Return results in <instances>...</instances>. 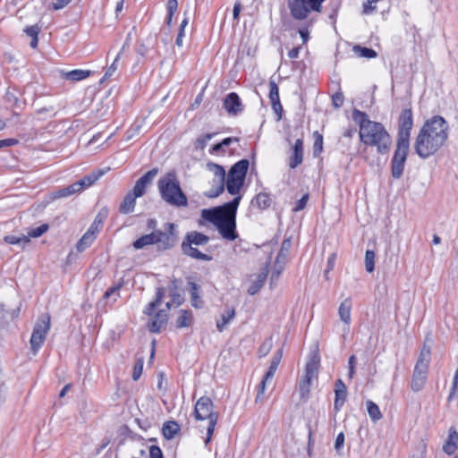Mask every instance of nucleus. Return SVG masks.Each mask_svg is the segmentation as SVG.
Wrapping results in <instances>:
<instances>
[{
    "instance_id": "2",
    "label": "nucleus",
    "mask_w": 458,
    "mask_h": 458,
    "mask_svg": "<svg viewBox=\"0 0 458 458\" xmlns=\"http://www.w3.org/2000/svg\"><path fill=\"white\" fill-rule=\"evenodd\" d=\"M352 119L359 125V136L362 143L376 147L380 154L390 149L392 139L384 125L369 119L368 114L359 109L352 111Z\"/></svg>"
},
{
    "instance_id": "62",
    "label": "nucleus",
    "mask_w": 458,
    "mask_h": 458,
    "mask_svg": "<svg viewBox=\"0 0 458 458\" xmlns=\"http://www.w3.org/2000/svg\"><path fill=\"white\" fill-rule=\"evenodd\" d=\"M71 1L72 0H55V2L53 4V8L55 10H61L69 4Z\"/></svg>"
},
{
    "instance_id": "27",
    "label": "nucleus",
    "mask_w": 458,
    "mask_h": 458,
    "mask_svg": "<svg viewBox=\"0 0 458 458\" xmlns=\"http://www.w3.org/2000/svg\"><path fill=\"white\" fill-rule=\"evenodd\" d=\"M103 174L104 172L101 170L93 171L82 179L79 180L78 185H80L81 191H83L84 189L93 185Z\"/></svg>"
},
{
    "instance_id": "17",
    "label": "nucleus",
    "mask_w": 458,
    "mask_h": 458,
    "mask_svg": "<svg viewBox=\"0 0 458 458\" xmlns=\"http://www.w3.org/2000/svg\"><path fill=\"white\" fill-rule=\"evenodd\" d=\"M224 107L228 114L237 115L242 111V104L239 96L234 93H229L224 100Z\"/></svg>"
},
{
    "instance_id": "38",
    "label": "nucleus",
    "mask_w": 458,
    "mask_h": 458,
    "mask_svg": "<svg viewBox=\"0 0 458 458\" xmlns=\"http://www.w3.org/2000/svg\"><path fill=\"white\" fill-rule=\"evenodd\" d=\"M352 50L360 57L375 58L377 56L375 50L359 45L354 46Z\"/></svg>"
},
{
    "instance_id": "11",
    "label": "nucleus",
    "mask_w": 458,
    "mask_h": 458,
    "mask_svg": "<svg viewBox=\"0 0 458 458\" xmlns=\"http://www.w3.org/2000/svg\"><path fill=\"white\" fill-rule=\"evenodd\" d=\"M206 166L214 174L215 179L212 187L205 195L208 198H216L225 191V170L222 165L213 162H208Z\"/></svg>"
},
{
    "instance_id": "61",
    "label": "nucleus",
    "mask_w": 458,
    "mask_h": 458,
    "mask_svg": "<svg viewBox=\"0 0 458 458\" xmlns=\"http://www.w3.org/2000/svg\"><path fill=\"white\" fill-rule=\"evenodd\" d=\"M344 443V434L343 432L339 433L336 437L335 442V448L336 451H339Z\"/></svg>"
},
{
    "instance_id": "50",
    "label": "nucleus",
    "mask_w": 458,
    "mask_h": 458,
    "mask_svg": "<svg viewBox=\"0 0 458 458\" xmlns=\"http://www.w3.org/2000/svg\"><path fill=\"white\" fill-rule=\"evenodd\" d=\"M213 137L212 133H207L203 136L199 137L196 140V148L199 149H204L207 146V143L209 140H211Z\"/></svg>"
},
{
    "instance_id": "6",
    "label": "nucleus",
    "mask_w": 458,
    "mask_h": 458,
    "mask_svg": "<svg viewBox=\"0 0 458 458\" xmlns=\"http://www.w3.org/2000/svg\"><path fill=\"white\" fill-rule=\"evenodd\" d=\"M249 165L250 162L248 159H242L230 168L227 175L226 189L231 195L238 194L243 186Z\"/></svg>"
},
{
    "instance_id": "54",
    "label": "nucleus",
    "mask_w": 458,
    "mask_h": 458,
    "mask_svg": "<svg viewBox=\"0 0 458 458\" xmlns=\"http://www.w3.org/2000/svg\"><path fill=\"white\" fill-rule=\"evenodd\" d=\"M344 97L343 93H341V92H336L332 97L333 106L335 108H339L340 106H342L344 104Z\"/></svg>"
},
{
    "instance_id": "43",
    "label": "nucleus",
    "mask_w": 458,
    "mask_h": 458,
    "mask_svg": "<svg viewBox=\"0 0 458 458\" xmlns=\"http://www.w3.org/2000/svg\"><path fill=\"white\" fill-rule=\"evenodd\" d=\"M430 360V350L428 347L424 346L420 352V354L419 356V359L416 362V364H421L426 367H428Z\"/></svg>"
},
{
    "instance_id": "42",
    "label": "nucleus",
    "mask_w": 458,
    "mask_h": 458,
    "mask_svg": "<svg viewBox=\"0 0 458 458\" xmlns=\"http://www.w3.org/2000/svg\"><path fill=\"white\" fill-rule=\"evenodd\" d=\"M178 8V1L177 0H168L166 4L167 9V17H166V24L168 26L171 25L173 16L177 11Z\"/></svg>"
},
{
    "instance_id": "59",
    "label": "nucleus",
    "mask_w": 458,
    "mask_h": 458,
    "mask_svg": "<svg viewBox=\"0 0 458 458\" xmlns=\"http://www.w3.org/2000/svg\"><path fill=\"white\" fill-rule=\"evenodd\" d=\"M102 226H100L99 225H98L97 223H95L93 221V223L90 225L89 228L88 229V231L86 232L87 233H91V236H93V238H97V234L98 233V232L100 231V228Z\"/></svg>"
},
{
    "instance_id": "9",
    "label": "nucleus",
    "mask_w": 458,
    "mask_h": 458,
    "mask_svg": "<svg viewBox=\"0 0 458 458\" xmlns=\"http://www.w3.org/2000/svg\"><path fill=\"white\" fill-rule=\"evenodd\" d=\"M319 367V357L316 354L311 356L306 364L305 375L300 380L299 390L301 397L307 399L310 392V386L313 379L317 378Z\"/></svg>"
},
{
    "instance_id": "1",
    "label": "nucleus",
    "mask_w": 458,
    "mask_h": 458,
    "mask_svg": "<svg viewBox=\"0 0 458 458\" xmlns=\"http://www.w3.org/2000/svg\"><path fill=\"white\" fill-rule=\"evenodd\" d=\"M448 124L439 115L428 120L416 137L414 149L421 158L434 155L448 138Z\"/></svg>"
},
{
    "instance_id": "7",
    "label": "nucleus",
    "mask_w": 458,
    "mask_h": 458,
    "mask_svg": "<svg viewBox=\"0 0 458 458\" xmlns=\"http://www.w3.org/2000/svg\"><path fill=\"white\" fill-rule=\"evenodd\" d=\"M324 0H287V5L293 19L305 20L312 12H320Z\"/></svg>"
},
{
    "instance_id": "36",
    "label": "nucleus",
    "mask_w": 458,
    "mask_h": 458,
    "mask_svg": "<svg viewBox=\"0 0 458 458\" xmlns=\"http://www.w3.org/2000/svg\"><path fill=\"white\" fill-rule=\"evenodd\" d=\"M191 323V313L185 310H181L179 311L178 318L176 319V327L182 328L187 327Z\"/></svg>"
},
{
    "instance_id": "60",
    "label": "nucleus",
    "mask_w": 458,
    "mask_h": 458,
    "mask_svg": "<svg viewBox=\"0 0 458 458\" xmlns=\"http://www.w3.org/2000/svg\"><path fill=\"white\" fill-rule=\"evenodd\" d=\"M184 15H185V17L180 24V28H179V31H178V35H177V36H181L182 38L184 37L185 28L189 23V17L187 16V13H184Z\"/></svg>"
},
{
    "instance_id": "41",
    "label": "nucleus",
    "mask_w": 458,
    "mask_h": 458,
    "mask_svg": "<svg viewBox=\"0 0 458 458\" xmlns=\"http://www.w3.org/2000/svg\"><path fill=\"white\" fill-rule=\"evenodd\" d=\"M365 268L369 273H372L375 269V252L368 250L365 253Z\"/></svg>"
},
{
    "instance_id": "33",
    "label": "nucleus",
    "mask_w": 458,
    "mask_h": 458,
    "mask_svg": "<svg viewBox=\"0 0 458 458\" xmlns=\"http://www.w3.org/2000/svg\"><path fill=\"white\" fill-rule=\"evenodd\" d=\"M251 203L259 209H266L270 206L271 199L267 193L261 192L255 197Z\"/></svg>"
},
{
    "instance_id": "40",
    "label": "nucleus",
    "mask_w": 458,
    "mask_h": 458,
    "mask_svg": "<svg viewBox=\"0 0 458 458\" xmlns=\"http://www.w3.org/2000/svg\"><path fill=\"white\" fill-rule=\"evenodd\" d=\"M96 239L91 236V233H85L77 243L78 251L81 252L89 248Z\"/></svg>"
},
{
    "instance_id": "22",
    "label": "nucleus",
    "mask_w": 458,
    "mask_h": 458,
    "mask_svg": "<svg viewBox=\"0 0 458 458\" xmlns=\"http://www.w3.org/2000/svg\"><path fill=\"white\" fill-rule=\"evenodd\" d=\"M182 250L183 254L195 259L203 261H210L212 259L211 256L202 253L194 245H190L189 243H182Z\"/></svg>"
},
{
    "instance_id": "64",
    "label": "nucleus",
    "mask_w": 458,
    "mask_h": 458,
    "mask_svg": "<svg viewBox=\"0 0 458 458\" xmlns=\"http://www.w3.org/2000/svg\"><path fill=\"white\" fill-rule=\"evenodd\" d=\"M18 143V140L15 139H5L0 140V148L4 147H12Z\"/></svg>"
},
{
    "instance_id": "31",
    "label": "nucleus",
    "mask_w": 458,
    "mask_h": 458,
    "mask_svg": "<svg viewBox=\"0 0 458 458\" xmlns=\"http://www.w3.org/2000/svg\"><path fill=\"white\" fill-rule=\"evenodd\" d=\"M191 286V301L194 308L200 309L203 307V301L199 296L200 287L194 282H190Z\"/></svg>"
},
{
    "instance_id": "35",
    "label": "nucleus",
    "mask_w": 458,
    "mask_h": 458,
    "mask_svg": "<svg viewBox=\"0 0 458 458\" xmlns=\"http://www.w3.org/2000/svg\"><path fill=\"white\" fill-rule=\"evenodd\" d=\"M154 245V234L153 232L148 234H144L136 241L133 242L132 246L136 250L143 249L146 246Z\"/></svg>"
},
{
    "instance_id": "51",
    "label": "nucleus",
    "mask_w": 458,
    "mask_h": 458,
    "mask_svg": "<svg viewBox=\"0 0 458 458\" xmlns=\"http://www.w3.org/2000/svg\"><path fill=\"white\" fill-rule=\"evenodd\" d=\"M309 200V194H304L296 203V206L293 208L294 212H299L305 208Z\"/></svg>"
},
{
    "instance_id": "44",
    "label": "nucleus",
    "mask_w": 458,
    "mask_h": 458,
    "mask_svg": "<svg viewBox=\"0 0 458 458\" xmlns=\"http://www.w3.org/2000/svg\"><path fill=\"white\" fill-rule=\"evenodd\" d=\"M289 246H290V242L284 241V242L282 244L281 250L278 253L276 259V266L282 264V263L284 264V262L286 260V256H287L286 252H287Z\"/></svg>"
},
{
    "instance_id": "14",
    "label": "nucleus",
    "mask_w": 458,
    "mask_h": 458,
    "mask_svg": "<svg viewBox=\"0 0 458 458\" xmlns=\"http://www.w3.org/2000/svg\"><path fill=\"white\" fill-rule=\"evenodd\" d=\"M428 369V367L424 365H415L411 381V389L413 392H420L423 389L427 380Z\"/></svg>"
},
{
    "instance_id": "28",
    "label": "nucleus",
    "mask_w": 458,
    "mask_h": 458,
    "mask_svg": "<svg viewBox=\"0 0 458 458\" xmlns=\"http://www.w3.org/2000/svg\"><path fill=\"white\" fill-rule=\"evenodd\" d=\"M165 294V289L164 287L157 288L155 300L148 304L144 310V314L151 316L154 310L161 304Z\"/></svg>"
},
{
    "instance_id": "10",
    "label": "nucleus",
    "mask_w": 458,
    "mask_h": 458,
    "mask_svg": "<svg viewBox=\"0 0 458 458\" xmlns=\"http://www.w3.org/2000/svg\"><path fill=\"white\" fill-rule=\"evenodd\" d=\"M50 329V316L43 314L36 323L30 337L31 350L36 354L41 348Z\"/></svg>"
},
{
    "instance_id": "52",
    "label": "nucleus",
    "mask_w": 458,
    "mask_h": 458,
    "mask_svg": "<svg viewBox=\"0 0 458 458\" xmlns=\"http://www.w3.org/2000/svg\"><path fill=\"white\" fill-rule=\"evenodd\" d=\"M272 348V340L267 339L259 347V352L260 356H266Z\"/></svg>"
},
{
    "instance_id": "30",
    "label": "nucleus",
    "mask_w": 458,
    "mask_h": 458,
    "mask_svg": "<svg viewBox=\"0 0 458 458\" xmlns=\"http://www.w3.org/2000/svg\"><path fill=\"white\" fill-rule=\"evenodd\" d=\"M91 74L89 70H72L63 73V78L71 81H80L88 78Z\"/></svg>"
},
{
    "instance_id": "18",
    "label": "nucleus",
    "mask_w": 458,
    "mask_h": 458,
    "mask_svg": "<svg viewBox=\"0 0 458 458\" xmlns=\"http://www.w3.org/2000/svg\"><path fill=\"white\" fill-rule=\"evenodd\" d=\"M168 320V312L165 310H160L155 314L154 318L148 323V327L151 333H159L161 328L166 325Z\"/></svg>"
},
{
    "instance_id": "13",
    "label": "nucleus",
    "mask_w": 458,
    "mask_h": 458,
    "mask_svg": "<svg viewBox=\"0 0 458 458\" xmlns=\"http://www.w3.org/2000/svg\"><path fill=\"white\" fill-rule=\"evenodd\" d=\"M398 123L397 142L410 143L411 131L413 126V116L411 108L402 111Z\"/></svg>"
},
{
    "instance_id": "46",
    "label": "nucleus",
    "mask_w": 458,
    "mask_h": 458,
    "mask_svg": "<svg viewBox=\"0 0 458 458\" xmlns=\"http://www.w3.org/2000/svg\"><path fill=\"white\" fill-rule=\"evenodd\" d=\"M126 45H127V41L123 44V48H122L121 51H123L125 48ZM121 53L122 52H120L117 55V56L115 57V59L113 62V64L108 67V69L106 70V72L102 81L106 80V79L110 78L111 76H113V74L114 73V72L117 69V62H118V60L120 58Z\"/></svg>"
},
{
    "instance_id": "49",
    "label": "nucleus",
    "mask_w": 458,
    "mask_h": 458,
    "mask_svg": "<svg viewBox=\"0 0 458 458\" xmlns=\"http://www.w3.org/2000/svg\"><path fill=\"white\" fill-rule=\"evenodd\" d=\"M142 370H143V360L139 359V360H137V361L135 362L134 367H133V371H132L133 380L136 381L140 377V376L142 374Z\"/></svg>"
},
{
    "instance_id": "39",
    "label": "nucleus",
    "mask_w": 458,
    "mask_h": 458,
    "mask_svg": "<svg viewBox=\"0 0 458 458\" xmlns=\"http://www.w3.org/2000/svg\"><path fill=\"white\" fill-rule=\"evenodd\" d=\"M4 240L8 244H17L21 245L22 248L30 242L29 237L23 234L21 236L7 235Z\"/></svg>"
},
{
    "instance_id": "55",
    "label": "nucleus",
    "mask_w": 458,
    "mask_h": 458,
    "mask_svg": "<svg viewBox=\"0 0 458 458\" xmlns=\"http://www.w3.org/2000/svg\"><path fill=\"white\" fill-rule=\"evenodd\" d=\"M108 210L106 208H102L98 214L96 216L94 222L99 225L100 226L103 225L104 220L107 217Z\"/></svg>"
},
{
    "instance_id": "23",
    "label": "nucleus",
    "mask_w": 458,
    "mask_h": 458,
    "mask_svg": "<svg viewBox=\"0 0 458 458\" xmlns=\"http://www.w3.org/2000/svg\"><path fill=\"white\" fill-rule=\"evenodd\" d=\"M208 242H209L208 236H207L201 233L192 231V232H189L186 234L182 243H189L190 245L199 246V245H205Z\"/></svg>"
},
{
    "instance_id": "20",
    "label": "nucleus",
    "mask_w": 458,
    "mask_h": 458,
    "mask_svg": "<svg viewBox=\"0 0 458 458\" xmlns=\"http://www.w3.org/2000/svg\"><path fill=\"white\" fill-rule=\"evenodd\" d=\"M303 161V142L302 140L297 139L293 147V154L289 158V166L292 169L296 168Z\"/></svg>"
},
{
    "instance_id": "48",
    "label": "nucleus",
    "mask_w": 458,
    "mask_h": 458,
    "mask_svg": "<svg viewBox=\"0 0 458 458\" xmlns=\"http://www.w3.org/2000/svg\"><path fill=\"white\" fill-rule=\"evenodd\" d=\"M270 381L271 380H265V377H263L261 382L259 383V385L258 386V393H257V396L255 399L256 403H259L264 400L266 386Z\"/></svg>"
},
{
    "instance_id": "47",
    "label": "nucleus",
    "mask_w": 458,
    "mask_h": 458,
    "mask_svg": "<svg viewBox=\"0 0 458 458\" xmlns=\"http://www.w3.org/2000/svg\"><path fill=\"white\" fill-rule=\"evenodd\" d=\"M48 228H49L48 225L43 224L40 226L29 231L27 236L29 237V239L30 237L38 238V237L41 236L43 233H45L48 230Z\"/></svg>"
},
{
    "instance_id": "45",
    "label": "nucleus",
    "mask_w": 458,
    "mask_h": 458,
    "mask_svg": "<svg viewBox=\"0 0 458 458\" xmlns=\"http://www.w3.org/2000/svg\"><path fill=\"white\" fill-rule=\"evenodd\" d=\"M314 136V145L313 151L314 155H318L322 152L323 149V136L318 132L315 131L313 133Z\"/></svg>"
},
{
    "instance_id": "3",
    "label": "nucleus",
    "mask_w": 458,
    "mask_h": 458,
    "mask_svg": "<svg viewBox=\"0 0 458 458\" xmlns=\"http://www.w3.org/2000/svg\"><path fill=\"white\" fill-rule=\"evenodd\" d=\"M241 196L235 197L232 201L214 208L201 210V217L212 223L224 239L234 241L236 233V211L240 204Z\"/></svg>"
},
{
    "instance_id": "16",
    "label": "nucleus",
    "mask_w": 458,
    "mask_h": 458,
    "mask_svg": "<svg viewBox=\"0 0 458 458\" xmlns=\"http://www.w3.org/2000/svg\"><path fill=\"white\" fill-rule=\"evenodd\" d=\"M269 99L272 108L276 114V120L280 121L283 114V106L280 102L278 86L274 81H269Z\"/></svg>"
},
{
    "instance_id": "12",
    "label": "nucleus",
    "mask_w": 458,
    "mask_h": 458,
    "mask_svg": "<svg viewBox=\"0 0 458 458\" xmlns=\"http://www.w3.org/2000/svg\"><path fill=\"white\" fill-rule=\"evenodd\" d=\"M409 148L410 143L396 142V148L391 161V174L395 179L403 175Z\"/></svg>"
},
{
    "instance_id": "26",
    "label": "nucleus",
    "mask_w": 458,
    "mask_h": 458,
    "mask_svg": "<svg viewBox=\"0 0 458 458\" xmlns=\"http://www.w3.org/2000/svg\"><path fill=\"white\" fill-rule=\"evenodd\" d=\"M136 199L137 197L135 195H133L131 192H128L120 204L119 211L122 214H129L133 212L135 208Z\"/></svg>"
},
{
    "instance_id": "24",
    "label": "nucleus",
    "mask_w": 458,
    "mask_h": 458,
    "mask_svg": "<svg viewBox=\"0 0 458 458\" xmlns=\"http://www.w3.org/2000/svg\"><path fill=\"white\" fill-rule=\"evenodd\" d=\"M268 271L267 268H264L263 271L259 272L255 280L252 281L251 284L248 288V293L250 295L256 294L264 285L265 281L267 277Z\"/></svg>"
},
{
    "instance_id": "57",
    "label": "nucleus",
    "mask_w": 458,
    "mask_h": 458,
    "mask_svg": "<svg viewBox=\"0 0 458 458\" xmlns=\"http://www.w3.org/2000/svg\"><path fill=\"white\" fill-rule=\"evenodd\" d=\"M150 458H164L161 449L157 445H151L148 449Z\"/></svg>"
},
{
    "instance_id": "53",
    "label": "nucleus",
    "mask_w": 458,
    "mask_h": 458,
    "mask_svg": "<svg viewBox=\"0 0 458 458\" xmlns=\"http://www.w3.org/2000/svg\"><path fill=\"white\" fill-rule=\"evenodd\" d=\"M40 27L38 26V25H32V26H30V27H26L24 29V32L29 36L31 38H35V37H38L39 32H40Z\"/></svg>"
},
{
    "instance_id": "4",
    "label": "nucleus",
    "mask_w": 458,
    "mask_h": 458,
    "mask_svg": "<svg viewBox=\"0 0 458 458\" xmlns=\"http://www.w3.org/2000/svg\"><path fill=\"white\" fill-rule=\"evenodd\" d=\"M160 196L167 204L181 208L188 205V199L182 191L175 172H169L157 182Z\"/></svg>"
},
{
    "instance_id": "25",
    "label": "nucleus",
    "mask_w": 458,
    "mask_h": 458,
    "mask_svg": "<svg viewBox=\"0 0 458 458\" xmlns=\"http://www.w3.org/2000/svg\"><path fill=\"white\" fill-rule=\"evenodd\" d=\"M351 310H352V301L351 299H345L341 302L338 314L340 319L348 327L351 322Z\"/></svg>"
},
{
    "instance_id": "37",
    "label": "nucleus",
    "mask_w": 458,
    "mask_h": 458,
    "mask_svg": "<svg viewBox=\"0 0 458 458\" xmlns=\"http://www.w3.org/2000/svg\"><path fill=\"white\" fill-rule=\"evenodd\" d=\"M367 411L372 421L377 422L382 418V413L377 404L372 401L366 402Z\"/></svg>"
},
{
    "instance_id": "21",
    "label": "nucleus",
    "mask_w": 458,
    "mask_h": 458,
    "mask_svg": "<svg viewBox=\"0 0 458 458\" xmlns=\"http://www.w3.org/2000/svg\"><path fill=\"white\" fill-rule=\"evenodd\" d=\"M457 445H458V433L454 427H451L449 428L448 438L443 445L442 449L446 454L451 455L455 453Z\"/></svg>"
},
{
    "instance_id": "56",
    "label": "nucleus",
    "mask_w": 458,
    "mask_h": 458,
    "mask_svg": "<svg viewBox=\"0 0 458 458\" xmlns=\"http://www.w3.org/2000/svg\"><path fill=\"white\" fill-rule=\"evenodd\" d=\"M122 287V284H118L117 285H114L111 288H109L108 290H106V292L104 294V298L105 299H108L110 298L112 295H116V296H119V290L121 289Z\"/></svg>"
},
{
    "instance_id": "34",
    "label": "nucleus",
    "mask_w": 458,
    "mask_h": 458,
    "mask_svg": "<svg viewBox=\"0 0 458 458\" xmlns=\"http://www.w3.org/2000/svg\"><path fill=\"white\" fill-rule=\"evenodd\" d=\"M235 310L233 308L227 309L225 313H223L221 320L216 322V328L218 331L222 332L227 324L234 318Z\"/></svg>"
},
{
    "instance_id": "8",
    "label": "nucleus",
    "mask_w": 458,
    "mask_h": 458,
    "mask_svg": "<svg viewBox=\"0 0 458 458\" xmlns=\"http://www.w3.org/2000/svg\"><path fill=\"white\" fill-rule=\"evenodd\" d=\"M175 225L166 223L164 225V230H154V244L158 250H166L172 249L177 242L175 233Z\"/></svg>"
},
{
    "instance_id": "19",
    "label": "nucleus",
    "mask_w": 458,
    "mask_h": 458,
    "mask_svg": "<svg viewBox=\"0 0 458 458\" xmlns=\"http://www.w3.org/2000/svg\"><path fill=\"white\" fill-rule=\"evenodd\" d=\"M335 394L334 409L338 411L343 407L347 396V388L342 379H337L335 382Z\"/></svg>"
},
{
    "instance_id": "5",
    "label": "nucleus",
    "mask_w": 458,
    "mask_h": 458,
    "mask_svg": "<svg viewBox=\"0 0 458 458\" xmlns=\"http://www.w3.org/2000/svg\"><path fill=\"white\" fill-rule=\"evenodd\" d=\"M193 414L197 420H208L206 439V443H208L218 420V413L214 411L212 400L208 396L200 397L195 403Z\"/></svg>"
},
{
    "instance_id": "63",
    "label": "nucleus",
    "mask_w": 458,
    "mask_h": 458,
    "mask_svg": "<svg viewBox=\"0 0 458 458\" xmlns=\"http://www.w3.org/2000/svg\"><path fill=\"white\" fill-rule=\"evenodd\" d=\"M241 11H242V4L238 1L234 4L233 10V17L236 22L239 20V15H240Z\"/></svg>"
},
{
    "instance_id": "29",
    "label": "nucleus",
    "mask_w": 458,
    "mask_h": 458,
    "mask_svg": "<svg viewBox=\"0 0 458 458\" xmlns=\"http://www.w3.org/2000/svg\"><path fill=\"white\" fill-rule=\"evenodd\" d=\"M282 355H283V350L282 349H279L273 356L271 361H270V365H269V368H268V370L267 371V373L264 375L265 377V380H272L277 368H278V365L281 361V359H282Z\"/></svg>"
},
{
    "instance_id": "15",
    "label": "nucleus",
    "mask_w": 458,
    "mask_h": 458,
    "mask_svg": "<svg viewBox=\"0 0 458 458\" xmlns=\"http://www.w3.org/2000/svg\"><path fill=\"white\" fill-rule=\"evenodd\" d=\"M158 169L153 168L147 172L143 176H141L135 183L132 191H131L137 198L143 196L146 192V188L148 184L151 183L152 180L157 174Z\"/></svg>"
},
{
    "instance_id": "58",
    "label": "nucleus",
    "mask_w": 458,
    "mask_h": 458,
    "mask_svg": "<svg viewBox=\"0 0 458 458\" xmlns=\"http://www.w3.org/2000/svg\"><path fill=\"white\" fill-rule=\"evenodd\" d=\"M71 196L68 186L62 188L53 193V199L65 198Z\"/></svg>"
},
{
    "instance_id": "32",
    "label": "nucleus",
    "mask_w": 458,
    "mask_h": 458,
    "mask_svg": "<svg viewBox=\"0 0 458 458\" xmlns=\"http://www.w3.org/2000/svg\"><path fill=\"white\" fill-rule=\"evenodd\" d=\"M180 430V426L175 421H167L164 423L162 432L166 439H172Z\"/></svg>"
}]
</instances>
